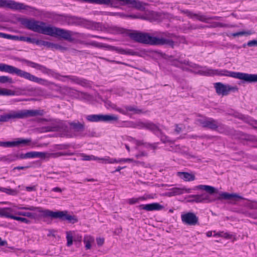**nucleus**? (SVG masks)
I'll return each mask as SVG.
<instances>
[{"instance_id": "8fccbe9b", "label": "nucleus", "mask_w": 257, "mask_h": 257, "mask_svg": "<svg viewBox=\"0 0 257 257\" xmlns=\"http://www.w3.org/2000/svg\"><path fill=\"white\" fill-rule=\"evenodd\" d=\"M13 219L16 220L18 221H20L22 222H24L26 224H29L31 222L30 220H28V219H27L26 218L18 217V216H15V217H13Z\"/></svg>"}, {"instance_id": "2eb2a0df", "label": "nucleus", "mask_w": 257, "mask_h": 257, "mask_svg": "<svg viewBox=\"0 0 257 257\" xmlns=\"http://www.w3.org/2000/svg\"><path fill=\"white\" fill-rule=\"evenodd\" d=\"M234 78L242 80L245 82L252 83L257 82V74H248L242 72L232 73Z\"/></svg>"}, {"instance_id": "5701e85b", "label": "nucleus", "mask_w": 257, "mask_h": 257, "mask_svg": "<svg viewBox=\"0 0 257 257\" xmlns=\"http://www.w3.org/2000/svg\"><path fill=\"white\" fill-rule=\"evenodd\" d=\"M69 124L72 130L75 132H82L84 130L85 124L84 122H80L77 121L69 122Z\"/></svg>"}, {"instance_id": "f03ea898", "label": "nucleus", "mask_w": 257, "mask_h": 257, "mask_svg": "<svg viewBox=\"0 0 257 257\" xmlns=\"http://www.w3.org/2000/svg\"><path fill=\"white\" fill-rule=\"evenodd\" d=\"M20 61L22 62L25 63L27 64V65L29 66H30L32 68L36 69L37 70L41 71L44 74L50 75L59 80L64 81V80L61 78V77H64L68 78L69 80H71V82L80 85L83 87H87L89 85L88 81L85 79L80 78L77 76L71 75L62 76L60 74L55 72V71L51 69L47 68V67L43 65L25 59H20Z\"/></svg>"}, {"instance_id": "20e7f679", "label": "nucleus", "mask_w": 257, "mask_h": 257, "mask_svg": "<svg viewBox=\"0 0 257 257\" xmlns=\"http://www.w3.org/2000/svg\"><path fill=\"white\" fill-rule=\"evenodd\" d=\"M181 63L184 64L189 66L190 68L194 69V72L195 73L204 76L219 75L225 76L234 78V77L232 75H233L232 73H237V72L229 71L225 69H213L211 68H207V67H202L186 60L181 62Z\"/></svg>"}, {"instance_id": "49530a36", "label": "nucleus", "mask_w": 257, "mask_h": 257, "mask_svg": "<svg viewBox=\"0 0 257 257\" xmlns=\"http://www.w3.org/2000/svg\"><path fill=\"white\" fill-rule=\"evenodd\" d=\"M5 191L4 192L7 193V194L11 195H16L18 193V191L16 189H12L11 188H5Z\"/></svg>"}, {"instance_id": "338daca9", "label": "nucleus", "mask_w": 257, "mask_h": 257, "mask_svg": "<svg viewBox=\"0 0 257 257\" xmlns=\"http://www.w3.org/2000/svg\"><path fill=\"white\" fill-rule=\"evenodd\" d=\"M135 141L136 144L138 146H141V145H145L146 146V143H144L142 141L135 140Z\"/></svg>"}, {"instance_id": "5fc2aeb1", "label": "nucleus", "mask_w": 257, "mask_h": 257, "mask_svg": "<svg viewBox=\"0 0 257 257\" xmlns=\"http://www.w3.org/2000/svg\"><path fill=\"white\" fill-rule=\"evenodd\" d=\"M182 12L185 14L188 17H190V18L195 17V16H196V14H194L188 10H184L182 11Z\"/></svg>"}, {"instance_id": "f8f14e48", "label": "nucleus", "mask_w": 257, "mask_h": 257, "mask_svg": "<svg viewBox=\"0 0 257 257\" xmlns=\"http://www.w3.org/2000/svg\"><path fill=\"white\" fill-rule=\"evenodd\" d=\"M214 87L216 93L218 95L222 96L227 95L230 91H237V86H231L229 85H225L221 82H217L214 84Z\"/></svg>"}, {"instance_id": "aec40b11", "label": "nucleus", "mask_w": 257, "mask_h": 257, "mask_svg": "<svg viewBox=\"0 0 257 257\" xmlns=\"http://www.w3.org/2000/svg\"><path fill=\"white\" fill-rule=\"evenodd\" d=\"M8 36L7 37H5V39H11V40H18L21 41H25L27 42L30 43L32 44H36L38 45V42L39 41V40L36 39L35 38H31L30 37H27L25 36H13L9 34H7Z\"/></svg>"}, {"instance_id": "79ce46f5", "label": "nucleus", "mask_w": 257, "mask_h": 257, "mask_svg": "<svg viewBox=\"0 0 257 257\" xmlns=\"http://www.w3.org/2000/svg\"><path fill=\"white\" fill-rule=\"evenodd\" d=\"M16 214L19 215L27 216L31 218H35L36 217V214L35 213L29 212H18L17 213H16Z\"/></svg>"}, {"instance_id": "72a5a7b5", "label": "nucleus", "mask_w": 257, "mask_h": 257, "mask_svg": "<svg viewBox=\"0 0 257 257\" xmlns=\"http://www.w3.org/2000/svg\"><path fill=\"white\" fill-rule=\"evenodd\" d=\"M81 43L82 44H83L85 45H87V46H94L95 47H97V48H106V46L107 45L106 44H102V43H98V42H96L95 41H92V42H81Z\"/></svg>"}, {"instance_id": "c85d7f7f", "label": "nucleus", "mask_w": 257, "mask_h": 257, "mask_svg": "<svg viewBox=\"0 0 257 257\" xmlns=\"http://www.w3.org/2000/svg\"><path fill=\"white\" fill-rule=\"evenodd\" d=\"M181 177L185 181H191L195 180L194 175L187 172H178Z\"/></svg>"}, {"instance_id": "774afa93", "label": "nucleus", "mask_w": 257, "mask_h": 257, "mask_svg": "<svg viewBox=\"0 0 257 257\" xmlns=\"http://www.w3.org/2000/svg\"><path fill=\"white\" fill-rule=\"evenodd\" d=\"M8 242L6 240H2V238L0 237V246H7Z\"/></svg>"}, {"instance_id": "4be33fe9", "label": "nucleus", "mask_w": 257, "mask_h": 257, "mask_svg": "<svg viewBox=\"0 0 257 257\" xmlns=\"http://www.w3.org/2000/svg\"><path fill=\"white\" fill-rule=\"evenodd\" d=\"M139 208L147 211L161 210L164 208V206L158 203H153L148 204H142L139 206Z\"/></svg>"}, {"instance_id": "13d9d810", "label": "nucleus", "mask_w": 257, "mask_h": 257, "mask_svg": "<svg viewBox=\"0 0 257 257\" xmlns=\"http://www.w3.org/2000/svg\"><path fill=\"white\" fill-rule=\"evenodd\" d=\"M246 45L248 47H252V46H257V40H252L249 41L246 43Z\"/></svg>"}, {"instance_id": "412c9836", "label": "nucleus", "mask_w": 257, "mask_h": 257, "mask_svg": "<svg viewBox=\"0 0 257 257\" xmlns=\"http://www.w3.org/2000/svg\"><path fill=\"white\" fill-rule=\"evenodd\" d=\"M185 193H190L191 189H186L185 188H172L169 190V191L166 193V195L168 197L179 195Z\"/></svg>"}, {"instance_id": "6e6552de", "label": "nucleus", "mask_w": 257, "mask_h": 257, "mask_svg": "<svg viewBox=\"0 0 257 257\" xmlns=\"http://www.w3.org/2000/svg\"><path fill=\"white\" fill-rule=\"evenodd\" d=\"M0 8L11 9L14 11L33 12L36 9L24 3L17 2L14 0H0Z\"/></svg>"}, {"instance_id": "a878e982", "label": "nucleus", "mask_w": 257, "mask_h": 257, "mask_svg": "<svg viewBox=\"0 0 257 257\" xmlns=\"http://www.w3.org/2000/svg\"><path fill=\"white\" fill-rule=\"evenodd\" d=\"M159 126V124H157ZM156 132H158L160 133V140H161V141L163 143H170L171 144H174L175 141H172L171 140H170L169 139V138L166 136L163 132L162 131H161V130L160 128V127L159 126V130H156L155 131V132H153V133L155 134Z\"/></svg>"}, {"instance_id": "052dcab7", "label": "nucleus", "mask_w": 257, "mask_h": 257, "mask_svg": "<svg viewBox=\"0 0 257 257\" xmlns=\"http://www.w3.org/2000/svg\"><path fill=\"white\" fill-rule=\"evenodd\" d=\"M148 154L145 152H141L138 154L136 155V157L138 159L143 156H147Z\"/></svg>"}, {"instance_id": "cd10ccee", "label": "nucleus", "mask_w": 257, "mask_h": 257, "mask_svg": "<svg viewBox=\"0 0 257 257\" xmlns=\"http://www.w3.org/2000/svg\"><path fill=\"white\" fill-rule=\"evenodd\" d=\"M26 157L28 158H44L46 156L45 153L38 152H30L26 153Z\"/></svg>"}, {"instance_id": "58836bf2", "label": "nucleus", "mask_w": 257, "mask_h": 257, "mask_svg": "<svg viewBox=\"0 0 257 257\" xmlns=\"http://www.w3.org/2000/svg\"><path fill=\"white\" fill-rule=\"evenodd\" d=\"M252 33H253V32L251 31H240V32H238L236 33H232V34H231V36H232L234 37H238V36H243V35L248 36V35H250L252 34Z\"/></svg>"}, {"instance_id": "393cba45", "label": "nucleus", "mask_w": 257, "mask_h": 257, "mask_svg": "<svg viewBox=\"0 0 257 257\" xmlns=\"http://www.w3.org/2000/svg\"><path fill=\"white\" fill-rule=\"evenodd\" d=\"M14 212V209L11 208L6 207L0 208V216L1 217L13 219V217H15V215H13V213Z\"/></svg>"}, {"instance_id": "4468645a", "label": "nucleus", "mask_w": 257, "mask_h": 257, "mask_svg": "<svg viewBox=\"0 0 257 257\" xmlns=\"http://www.w3.org/2000/svg\"><path fill=\"white\" fill-rule=\"evenodd\" d=\"M182 221L188 225H195L198 223V217L192 212H187L181 215Z\"/></svg>"}, {"instance_id": "6ab92c4d", "label": "nucleus", "mask_w": 257, "mask_h": 257, "mask_svg": "<svg viewBox=\"0 0 257 257\" xmlns=\"http://www.w3.org/2000/svg\"><path fill=\"white\" fill-rule=\"evenodd\" d=\"M115 110L118 112L123 114H127L128 111L133 112L135 114H140L142 113H145L143 112L142 109H139L135 106H125L124 108H116Z\"/></svg>"}, {"instance_id": "ea45409f", "label": "nucleus", "mask_w": 257, "mask_h": 257, "mask_svg": "<svg viewBox=\"0 0 257 257\" xmlns=\"http://www.w3.org/2000/svg\"><path fill=\"white\" fill-rule=\"evenodd\" d=\"M195 17L197 19L201 22H204L206 23H210L209 22V17L205 16V15H200L198 14H196Z\"/></svg>"}, {"instance_id": "1a4fd4ad", "label": "nucleus", "mask_w": 257, "mask_h": 257, "mask_svg": "<svg viewBox=\"0 0 257 257\" xmlns=\"http://www.w3.org/2000/svg\"><path fill=\"white\" fill-rule=\"evenodd\" d=\"M196 121L203 127L208 128L211 130H217L220 133H223L225 130V126L224 124L212 118H198Z\"/></svg>"}, {"instance_id": "39448f33", "label": "nucleus", "mask_w": 257, "mask_h": 257, "mask_svg": "<svg viewBox=\"0 0 257 257\" xmlns=\"http://www.w3.org/2000/svg\"><path fill=\"white\" fill-rule=\"evenodd\" d=\"M0 71L6 72L13 74H16L18 76L27 80L44 85H47L50 83V82L46 79L37 77L29 72L4 63L0 64Z\"/></svg>"}, {"instance_id": "7c9ffc66", "label": "nucleus", "mask_w": 257, "mask_h": 257, "mask_svg": "<svg viewBox=\"0 0 257 257\" xmlns=\"http://www.w3.org/2000/svg\"><path fill=\"white\" fill-rule=\"evenodd\" d=\"M84 242L85 244V248L86 249H90L91 247V243L94 242V239L90 235H86L84 237Z\"/></svg>"}, {"instance_id": "dca6fc26", "label": "nucleus", "mask_w": 257, "mask_h": 257, "mask_svg": "<svg viewBox=\"0 0 257 257\" xmlns=\"http://www.w3.org/2000/svg\"><path fill=\"white\" fill-rule=\"evenodd\" d=\"M31 142L29 139H19L17 141L13 142H0V146L4 147H13L20 145H27Z\"/></svg>"}, {"instance_id": "0eeeda50", "label": "nucleus", "mask_w": 257, "mask_h": 257, "mask_svg": "<svg viewBox=\"0 0 257 257\" xmlns=\"http://www.w3.org/2000/svg\"><path fill=\"white\" fill-rule=\"evenodd\" d=\"M196 189L205 190L206 192H204L201 194H198V201L200 203H210L216 200V198L211 197V195L218 193V190L214 187L206 185H199L196 187Z\"/></svg>"}, {"instance_id": "680f3d73", "label": "nucleus", "mask_w": 257, "mask_h": 257, "mask_svg": "<svg viewBox=\"0 0 257 257\" xmlns=\"http://www.w3.org/2000/svg\"><path fill=\"white\" fill-rule=\"evenodd\" d=\"M104 60L107 61V62H111V63H115L116 64H124V65H125V64L124 63H123V62H120V61H115V60H109L108 59H107V58H103Z\"/></svg>"}, {"instance_id": "f704fd0d", "label": "nucleus", "mask_w": 257, "mask_h": 257, "mask_svg": "<svg viewBox=\"0 0 257 257\" xmlns=\"http://www.w3.org/2000/svg\"><path fill=\"white\" fill-rule=\"evenodd\" d=\"M178 153H180L184 155H185L187 157V158H195L196 157L191 154H190L188 151V149H186L185 147H181V149L179 150V152Z\"/></svg>"}, {"instance_id": "603ef678", "label": "nucleus", "mask_w": 257, "mask_h": 257, "mask_svg": "<svg viewBox=\"0 0 257 257\" xmlns=\"http://www.w3.org/2000/svg\"><path fill=\"white\" fill-rule=\"evenodd\" d=\"M181 149V147L180 145H174L171 146L170 148L168 149L169 151H174L175 152H179V150Z\"/></svg>"}, {"instance_id": "c9c22d12", "label": "nucleus", "mask_w": 257, "mask_h": 257, "mask_svg": "<svg viewBox=\"0 0 257 257\" xmlns=\"http://www.w3.org/2000/svg\"><path fill=\"white\" fill-rule=\"evenodd\" d=\"M101 14L105 16H118L120 18L125 17V15L121 13H113L110 12H101Z\"/></svg>"}, {"instance_id": "6e6d98bb", "label": "nucleus", "mask_w": 257, "mask_h": 257, "mask_svg": "<svg viewBox=\"0 0 257 257\" xmlns=\"http://www.w3.org/2000/svg\"><path fill=\"white\" fill-rule=\"evenodd\" d=\"M198 196H199V195H191L188 196L189 198H192L191 200H190V202H195L196 203H200V202L198 201Z\"/></svg>"}, {"instance_id": "9b49d317", "label": "nucleus", "mask_w": 257, "mask_h": 257, "mask_svg": "<svg viewBox=\"0 0 257 257\" xmlns=\"http://www.w3.org/2000/svg\"><path fill=\"white\" fill-rule=\"evenodd\" d=\"M44 215L50 216L52 218L64 219L69 221L71 223H75L78 221V218L75 215H71L65 213L64 211H52L51 210H46L44 212Z\"/></svg>"}, {"instance_id": "f257e3e1", "label": "nucleus", "mask_w": 257, "mask_h": 257, "mask_svg": "<svg viewBox=\"0 0 257 257\" xmlns=\"http://www.w3.org/2000/svg\"><path fill=\"white\" fill-rule=\"evenodd\" d=\"M21 24L27 29L33 32L62 38L69 42H76V38L80 37L81 35L78 32L56 27L46 26L45 23L33 19H23L21 20Z\"/></svg>"}, {"instance_id": "2f4dec72", "label": "nucleus", "mask_w": 257, "mask_h": 257, "mask_svg": "<svg viewBox=\"0 0 257 257\" xmlns=\"http://www.w3.org/2000/svg\"><path fill=\"white\" fill-rule=\"evenodd\" d=\"M86 119L90 122L101 121V114L88 115L86 116Z\"/></svg>"}, {"instance_id": "a211bd4d", "label": "nucleus", "mask_w": 257, "mask_h": 257, "mask_svg": "<svg viewBox=\"0 0 257 257\" xmlns=\"http://www.w3.org/2000/svg\"><path fill=\"white\" fill-rule=\"evenodd\" d=\"M106 48L109 50L115 51L118 53L123 55H130L132 56H136L138 55V52L134 51L132 49H124L122 48L107 45Z\"/></svg>"}, {"instance_id": "473e14b6", "label": "nucleus", "mask_w": 257, "mask_h": 257, "mask_svg": "<svg viewBox=\"0 0 257 257\" xmlns=\"http://www.w3.org/2000/svg\"><path fill=\"white\" fill-rule=\"evenodd\" d=\"M62 127V126L61 124L55 125L53 126H48L43 128V132H55L58 131L60 130Z\"/></svg>"}, {"instance_id": "c756f323", "label": "nucleus", "mask_w": 257, "mask_h": 257, "mask_svg": "<svg viewBox=\"0 0 257 257\" xmlns=\"http://www.w3.org/2000/svg\"><path fill=\"white\" fill-rule=\"evenodd\" d=\"M20 209L27 210H31V211H38V212L42 213V215L43 217H50V216L44 215V212L46 210H49L48 209L43 210L40 207H34V206H30L29 207H23L20 208Z\"/></svg>"}, {"instance_id": "b1692460", "label": "nucleus", "mask_w": 257, "mask_h": 257, "mask_svg": "<svg viewBox=\"0 0 257 257\" xmlns=\"http://www.w3.org/2000/svg\"><path fill=\"white\" fill-rule=\"evenodd\" d=\"M218 199H224L226 200L229 199H234L236 200L237 199H244V198L239 195L235 193H228L227 192H222L220 194V197L217 198Z\"/></svg>"}, {"instance_id": "4c0bfd02", "label": "nucleus", "mask_w": 257, "mask_h": 257, "mask_svg": "<svg viewBox=\"0 0 257 257\" xmlns=\"http://www.w3.org/2000/svg\"><path fill=\"white\" fill-rule=\"evenodd\" d=\"M197 28H199V27H197L196 25H192L190 23L184 24L181 27V29L184 31L187 30H195L197 29Z\"/></svg>"}, {"instance_id": "4d7b16f0", "label": "nucleus", "mask_w": 257, "mask_h": 257, "mask_svg": "<svg viewBox=\"0 0 257 257\" xmlns=\"http://www.w3.org/2000/svg\"><path fill=\"white\" fill-rule=\"evenodd\" d=\"M111 158H110V157H105V158H97V160H101L102 161V163H104L105 164H111V163L110 162H111Z\"/></svg>"}, {"instance_id": "37998d69", "label": "nucleus", "mask_w": 257, "mask_h": 257, "mask_svg": "<svg viewBox=\"0 0 257 257\" xmlns=\"http://www.w3.org/2000/svg\"><path fill=\"white\" fill-rule=\"evenodd\" d=\"M146 199V198L145 197H139L137 198H132L129 199L127 201L130 204H136V203L139 202V201L140 200H145Z\"/></svg>"}, {"instance_id": "a18cd8bd", "label": "nucleus", "mask_w": 257, "mask_h": 257, "mask_svg": "<svg viewBox=\"0 0 257 257\" xmlns=\"http://www.w3.org/2000/svg\"><path fill=\"white\" fill-rule=\"evenodd\" d=\"M82 160L83 161H90L97 160V158L93 155H87L84 154H82Z\"/></svg>"}, {"instance_id": "3c124183", "label": "nucleus", "mask_w": 257, "mask_h": 257, "mask_svg": "<svg viewBox=\"0 0 257 257\" xmlns=\"http://www.w3.org/2000/svg\"><path fill=\"white\" fill-rule=\"evenodd\" d=\"M8 156V162H13L14 161L17 160V159H19V155L18 154H11L9 155Z\"/></svg>"}, {"instance_id": "ddd939ff", "label": "nucleus", "mask_w": 257, "mask_h": 257, "mask_svg": "<svg viewBox=\"0 0 257 257\" xmlns=\"http://www.w3.org/2000/svg\"><path fill=\"white\" fill-rule=\"evenodd\" d=\"M57 91L61 94L68 95L71 96H74L76 98H78L80 96L85 95L86 94L82 92H80L75 89L67 86H59V88Z\"/></svg>"}, {"instance_id": "864d4df0", "label": "nucleus", "mask_w": 257, "mask_h": 257, "mask_svg": "<svg viewBox=\"0 0 257 257\" xmlns=\"http://www.w3.org/2000/svg\"><path fill=\"white\" fill-rule=\"evenodd\" d=\"M73 155V153H62V152H59V153L53 154V155L55 157L62 156H72Z\"/></svg>"}, {"instance_id": "7ed1b4c3", "label": "nucleus", "mask_w": 257, "mask_h": 257, "mask_svg": "<svg viewBox=\"0 0 257 257\" xmlns=\"http://www.w3.org/2000/svg\"><path fill=\"white\" fill-rule=\"evenodd\" d=\"M129 36L133 40L143 44L151 45H166L171 48H174L175 45V42L172 40L151 36L148 33L134 32L130 33Z\"/></svg>"}, {"instance_id": "9d476101", "label": "nucleus", "mask_w": 257, "mask_h": 257, "mask_svg": "<svg viewBox=\"0 0 257 257\" xmlns=\"http://www.w3.org/2000/svg\"><path fill=\"white\" fill-rule=\"evenodd\" d=\"M126 126L133 128H139L140 129L145 128L152 132H155L156 130H159V125L157 123L147 121L143 122L141 120L137 121H130L127 122Z\"/></svg>"}, {"instance_id": "bb28decb", "label": "nucleus", "mask_w": 257, "mask_h": 257, "mask_svg": "<svg viewBox=\"0 0 257 257\" xmlns=\"http://www.w3.org/2000/svg\"><path fill=\"white\" fill-rule=\"evenodd\" d=\"M118 118L115 115H108V114H101V121L109 122L113 121L118 120Z\"/></svg>"}, {"instance_id": "f3484780", "label": "nucleus", "mask_w": 257, "mask_h": 257, "mask_svg": "<svg viewBox=\"0 0 257 257\" xmlns=\"http://www.w3.org/2000/svg\"><path fill=\"white\" fill-rule=\"evenodd\" d=\"M38 45L44 46L48 48H51L52 50H60L62 51H64L68 50L67 47L62 46L59 44H55L41 40H39Z\"/></svg>"}, {"instance_id": "bf43d9fd", "label": "nucleus", "mask_w": 257, "mask_h": 257, "mask_svg": "<svg viewBox=\"0 0 257 257\" xmlns=\"http://www.w3.org/2000/svg\"><path fill=\"white\" fill-rule=\"evenodd\" d=\"M157 145H158V143H154V144L146 143V147L147 148L150 147L153 150H155L157 148Z\"/></svg>"}, {"instance_id": "09e8293b", "label": "nucleus", "mask_w": 257, "mask_h": 257, "mask_svg": "<svg viewBox=\"0 0 257 257\" xmlns=\"http://www.w3.org/2000/svg\"><path fill=\"white\" fill-rule=\"evenodd\" d=\"M126 18H130L132 19H140L142 20H146L147 19L145 16H144L141 15H125Z\"/></svg>"}, {"instance_id": "a19ab883", "label": "nucleus", "mask_w": 257, "mask_h": 257, "mask_svg": "<svg viewBox=\"0 0 257 257\" xmlns=\"http://www.w3.org/2000/svg\"><path fill=\"white\" fill-rule=\"evenodd\" d=\"M66 239L67 246H71L73 243V236L70 231H67L66 232Z\"/></svg>"}, {"instance_id": "de8ad7c7", "label": "nucleus", "mask_w": 257, "mask_h": 257, "mask_svg": "<svg viewBox=\"0 0 257 257\" xmlns=\"http://www.w3.org/2000/svg\"><path fill=\"white\" fill-rule=\"evenodd\" d=\"M12 79L8 76H0V83H5L6 82L12 83Z\"/></svg>"}, {"instance_id": "e2e57ef3", "label": "nucleus", "mask_w": 257, "mask_h": 257, "mask_svg": "<svg viewBox=\"0 0 257 257\" xmlns=\"http://www.w3.org/2000/svg\"><path fill=\"white\" fill-rule=\"evenodd\" d=\"M96 242L98 245L101 246L104 243V239L103 238H97Z\"/></svg>"}, {"instance_id": "423d86ee", "label": "nucleus", "mask_w": 257, "mask_h": 257, "mask_svg": "<svg viewBox=\"0 0 257 257\" xmlns=\"http://www.w3.org/2000/svg\"><path fill=\"white\" fill-rule=\"evenodd\" d=\"M43 110L23 109L19 111H11L9 113L0 115V122H7L10 120L23 119L29 117L42 116L43 115Z\"/></svg>"}, {"instance_id": "0e129e2a", "label": "nucleus", "mask_w": 257, "mask_h": 257, "mask_svg": "<svg viewBox=\"0 0 257 257\" xmlns=\"http://www.w3.org/2000/svg\"><path fill=\"white\" fill-rule=\"evenodd\" d=\"M26 190L29 192L36 191V186H27L26 187Z\"/></svg>"}, {"instance_id": "c03bdc74", "label": "nucleus", "mask_w": 257, "mask_h": 257, "mask_svg": "<svg viewBox=\"0 0 257 257\" xmlns=\"http://www.w3.org/2000/svg\"><path fill=\"white\" fill-rule=\"evenodd\" d=\"M227 26L226 24H223L219 22H212L211 23L210 26H208L207 28H217V27H226Z\"/></svg>"}, {"instance_id": "e433bc0d", "label": "nucleus", "mask_w": 257, "mask_h": 257, "mask_svg": "<svg viewBox=\"0 0 257 257\" xmlns=\"http://www.w3.org/2000/svg\"><path fill=\"white\" fill-rule=\"evenodd\" d=\"M15 94V92L10 89H8L6 88H0V96L1 95H6V96H11L14 95Z\"/></svg>"}, {"instance_id": "69168bd1", "label": "nucleus", "mask_w": 257, "mask_h": 257, "mask_svg": "<svg viewBox=\"0 0 257 257\" xmlns=\"http://www.w3.org/2000/svg\"><path fill=\"white\" fill-rule=\"evenodd\" d=\"M106 104L107 106H109V107H111L112 108L115 110L116 108H118L116 105L112 103H111L110 101H108L106 102Z\"/></svg>"}]
</instances>
